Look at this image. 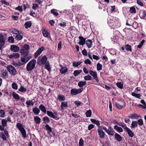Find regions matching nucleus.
<instances>
[{"instance_id":"3c124183","label":"nucleus","mask_w":146,"mask_h":146,"mask_svg":"<svg viewBox=\"0 0 146 146\" xmlns=\"http://www.w3.org/2000/svg\"><path fill=\"white\" fill-rule=\"evenodd\" d=\"M97 70H100L102 69V65L100 63H98L97 64Z\"/></svg>"},{"instance_id":"338daca9","label":"nucleus","mask_w":146,"mask_h":146,"mask_svg":"<svg viewBox=\"0 0 146 146\" xmlns=\"http://www.w3.org/2000/svg\"><path fill=\"white\" fill-rule=\"evenodd\" d=\"M62 45V42L61 41H60L58 44V50H60Z\"/></svg>"},{"instance_id":"f3484780","label":"nucleus","mask_w":146,"mask_h":146,"mask_svg":"<svg viewBox=\"0 0 146 146\" xmlns=\"http://www.w3.org/2000/svg\"><path fill=\"white\" fill-rule=\"evenodd\" d=\"M16 127L19 131L24 129L23 124L21 123H17L16 125Z\"/></svg>"},{"instance_id":"4d7b16f0","label":"nucleus","mask_w":146,"mask_h":146,"mask_svg":"<svg viewBox=\"0 0 146 146\" xmlns=\"http://www.w3.org/2000/svg\"><path fill=\"white\" fill-rule=\"evenodd\" d=\"M84 141L82 138H81L79 141V145L80 146H83L84 145Z\"/></svg>"},{"instance_id":"9b49d317","label":"nucleus","mask_w":146,"mask_h":146,"mask_svg":"<svg viewBox=\"0 0 146 146\" xmlns=\"http://www.w3.org/2000/svg\"><path fill=\"white\" fill-rule=\"evenodd\" d=\"M44 48V47H42L38 50L35 54V58L37 57L42 52Z\"/></svg>"},{"instance_id":"a18cd8bd","label":"nucleus","mask_w":146,"mask_h":146,"mask_svg":"<svg viewBox=\"0 0 146 146\" xmlns=\"http://www.w3.org/2000/svg\"><path fill=\"white\" fill-rule=\"evenodd\" d=\"M23 38V36L22 35H20V34H17L16 36L15 39L17 40H20L21 39Z\"/></svg>"},{"instance_id":"8fccbe9b","label":"nucleus","mask_w":146,"mask_h":146,"mask_svg":"<svg viewBox=\"0 0 146 146\" xmlns=\"http://www.w3.org/2000/svg\"><path fill=\"white\" fill-rule=\"evenodd\" d=\"M81 72V70H79L78 71V70H75L73 73V74L75 76H76L78 75Z\"/></svg>"},{"instance_id":"69168bd1","label":"nucleus","mask_w":146,"mask_h":146,"mask_svg":"<svg viewBox=\"0 0 146 146\" xmlns=\"http://www.w3.org/2000/svg\"><path fill=\"white\" fill-rule=\"evenodd\" d=\"M84 63L86 64H90L91 63V62L90 60L88 59H87L84 61Z\"/></svg>"},{"instance_id":"39448f33","label":"nucleus","mask_w":146,"mask_h":146,"mask_svg":"<svg viewBox=\"0 0 146 146\" xmlns=\"http://www.w3.org/2000/svg\"><path fill=\"white\" fill-rule=\"evenodd\" d=\"M83 90V88H81L78 89H72L71 90V94L72 95H75L77 94L81 93Z\"/></svg>"},{"instance_id":"423d86ee","label":"nucleus","mask_w":146,"mask_h":146,"mask_svg":"<svg viewBox=\"0 0 146 146\" xmlns=\"http://www.w3.org/2000/svg\"><path fill=\"white\" fill-rule=\"evenodd\" d=\"M102 126H99L98 129V134L101 138H104L105 137V134L104 132L103 131Z\"/></svg>"},{"instance_id":"5701e85b","label":"nucleus","mask_w":146,"mask_h":146,"mask_svg":"<svg viewBox=\"0 0 146 146\" xmlns=\"http://www.w3.org/2000/svg\"><path fill=\"white\" fill-rule=\"evenodd\" d=\"M114 128L118 132H122L123 131L121 127H119L116 125L114 126Z\"/></svg>"},{"instance_id":"bf43d9fd","label":"nucleus","mask_w":146,"mask_h":146,"mask_svg":"<svg viewBox=\"0 0 146 146\" xmlns=\"http://www.w3.org/2000/svg\"><path fill=\"white\" fill-rule=\"evenodd\" d=\"M115 105L119 109H121L123 107V105H121L119 104L118 103H115Z\"/></svg>"},{"instance_id":"bb28decb","label":"nucleus","mask_w":146,"mask_h":146,"mask_svg":"<svg viewBox=\"0 0 146 146\" xmlns=\"http://www.w3.org/2000/svg\"><path fill=\"white\" fill-rule=\"evenodd\" d=\"M60 71L62 74H65L68 71V69L67 68H65L63 67H62Z\"/></svg>"},{"instance_id":"cd10ccee","label":"nucleus","mask_w":146,"mask_h":146,"mask_svg":"<svg viewBox=\"0 0 146 146\" xmlns=\"http://www.w3.org/2000/svg\"><path fill=\"white\" fill-rule=\"evenodd\" d=\"M45 68L47 69L48 71L51 70V68L50 66L49 63L48 62H47L46 63L45 65Z\"/></svg>"},{"instance_id":"e433bc0d","label":"nucleus","mask_w":146,"mask_h":146,"mask_svg":"<svg viewBox=\"0 0 146 146\" xmlns=\"http://www.w3.org/2000/svg\"><path fill=\"white\" fill-rule=\"evenodd\" d=\"M131 95L137 98H140V97L141 96V94H136L134 92H133L131 94Z\"/></svg>"},{"instance_id":"774afa93","label":"nucleus","mask_w":146,"mask_h":146,"mask_svg":"<svg viewBox=\"0 0 146 146\" xmlns=\"http://www.w3.org/2000/svg\"><path fill=\"white\" fill-rule=\"evenodd\" d=\"M137 3L141 6H143V3L140 0H137Z\"/></svg>"},{"instance_id":"680f3d73","label":"nucleus","mask_w":146,"mask_h":146,"mask_svg":"<svg viewBox=\"0 0 146 146\" xmlns=\"http://www.w3.org/2000/svg\"><path fill=\"white\" fill-rule=\"evenodd\" d=\"M1 74H2V75L3 77H5L6 76H8L7 72L6 71L2 72Z\"/></svg>"},{"instance_id":"4468645a","label":"nucleus","mask_w":146,"mask_h":146,"mask_svg":"<svg viewBox=\"0 0 146 146\" xmlns=\"http://www.w3.org/2000/svg\"><path fill=\"white\" fill-rule=\"evenodd\" d=\"M20 55L18 53H13L9 55V58H17L19 57Z\"/></svg>"},{"instance_id":"dca6fc26","label":"nucleus","mask_w":146,"mask_h":146,"mask_svg":"<svg viewBox=\"0 0 146 146\" xmlns=\"http://www.w3.org/2000/svg\"><path fill=\"white\" fill-rule=\"evenodd\" d=\"M86 42L87 46L89 48L92 47V42L91 40L90 39L88 40Z\"/></svg>"},{"instance_id":"e2e57ef3","label":"nucleus","mask_w":146,"mask_h":146,"mask_svg":"<svg viewBox=\"0 0 146 146\" xmlns=\"http://www.w3.org/2000/svg\"><path fill=\"white\" fill-rule=\"evenodd\" d=\"M94 126L95 125H94L92 124L89 125L88 127V130H91L92 129L94 128Z\"/></svg>"},{"instance_id":"20e7f679","label":"nucleus","mask_w":146,"mask_h":146,"mask_svg":"<svg viewBox=\"0 0 146 146\" xmlns=\"http://www.w3.org/2000/svg\"><path fill=\"white\" fill-rule=\"evenodd\" d=\"M7 69L9 73L12 75H15L16 74V70L15 67L9 65L7 66Z\"/></svg>"},{"instance_id":"c03bdc74","label":"nucleus","mask_w":146,"mask_h":146,"mask_svg":"<svg viewBox=\"0 0 146 146\" xmlns=\"http://www.w3.org/2000/svg\"><path fill=\"white\" fill-rule=\"evenodd\" d=\"M125 48L127 51H131V46L128 44L125 45Z\"/></svg>"},{"instance_id":"37998d69","label":"nucleus","mask_w":146,"mask_h":146,"mask_svg":"<svg viewBox=\"0 0 146 146\" xmlns=\"http://www.w3.org/2000/svg\"><path fill=\"white\" fill-rule=\"evenodd\" d=\"M116 85L117 87L121 89H122L123 88V84L121 82H118L116 83Z\"/></svg>"},{"instance_id":"72a5a7b5","label":"nucleus","mask_w":146,"mask_h":146,"mask_svg":"<svg viewBox=\"0 0 146 146\" xmlns=\"http://www.w3.org/2000/svg\"><path fill=\"white\" fill-rule=\"evenodd\" d=\"M58 98L60 101H64L65 99V97L60 94L58 95Z\"/></svg>"},{"instance_id":"09e8293b","label":"nucleus","mask_w":146,"mask_h":146,"mask_svg":"<svg viewBox=\"0 0 146 146\" xmlns=\"http://www.w3.org/2000/svg\"><path fill=\"white\" fill-rule=\"evenodd\" d=\"M26 103L28 106H33L34 105V103L32 100L27 101L26 102Z\"/></svg>"},{"instance_id":"1a4fd4ad","label":"nucleus","mask_w":146,"mask_h":146,"mask_svg":"<svg viewBox=\"0 0 146 146\" xmlns=\"http://www.w3.org/2000/svg\"><path fill=\"white\" fill-rule=\"evenodd\" d=\"M19 48L15 45H12L11 46V50L14 52H18L19 50Z\"/></svg>"},{"instance_id":"0e129e2a","label":"nucleus","mask_w":146,"mask_h":146,"mask_svg":"<svg viewBox=\"0 0 146 146\" xmlns=\"http://www.w3.org/2000/svg\"><path fill=\"white\" fill-rule=\"evenodd\" d=\"M43 121H46V122H49L50 121L49 118L48 117H44L43 119Z\"/></svg>"},{"instance_id":"4be33fe9","label":"nucleus","mask_w":146,"mask_h":146,"mask_svg":"<svg viewBox=\"0 0 146 146\" xmlns=\"http://www.w3.org/2000/svg\"><path fill=\"white\" fill-rule=\"evenodd\" d=\"M47 114L48 116L51 117L53 119H55L56 118V116L54 113L52 112L48 111H47Z\"/></svg>"},{"instance_id":"4c0bfd02","label":"nucleus","mask_w":146,"mask_h":146,"mask_svg":"<svg viewBox=\"0 0 146 146\" xmlns=\"http://www.w3.org/2000/svg\"><path fill=\"white\" fill-rule=\"evenodd\" d=\"M139 15L141 17L144 18L146 15V12L144 11H142L140 12Z\"/></svg>"},{"instance_id":"de8ad7c7","label":"nucleus","mask_w":146,"mask_h":146,"mask_svg":"<svg viewBox=\"0 0 146 146\" xmlns=\"http://www.w3.org/2000/svg\"><path fill=\"white\" fill-rule=\"evenodd\" d=\"M18 90L20 92H24L26 91L27 89L21 86Z\"/></svg>"},{"instance_id":"6ab92c4d","label":"nucleus","mask_w":146,"mask_h":146,"mask_svg":"<svg viewBox=\"0 0 146 146\" xmlns=\"http://www.w3.org/2000/svg\"><path fill=\"white\" fill-rule=\"evenodd\" d=\"M32 110L34 113L36 115H38L40 111L39 109L36 107L33 108Z\"/></svg>"},{"instance_id":"b1692460","label":"nucleus","mask_w":146,"mask_h":146,"mask_svg":"<svg viewBox=\"0 0 146 146\" xmlns=\"http://www.w3.org/2000/svg\"><path fill=\"white\" fill-rule=\"evenodd\" d=\"M46 129L48 131V133L50 135V133L52 131L51 128L48 124H46L45 125Z\"/></svg>"},{"instance_id":"f704fd0d","label":"nucleus","mask_w":146,"mask_h":146,"mask_svg":"<svg viewBox=\"0 0 146 146\" xmlns=\"http://www.w3.org/2000/svg\"><path fill=\"white\" fill-rule=\"evenodd\" d=\"M51 12L56 16H57L58 15V13L57 12V10L56 9H51Z\"/></svg>"},{"instance_id":"79ce46f5","label":"nucleus","mask_w":146,"mask_h":146,"mask_svg":"<svg viewBox=\"0 0 146 146\" xmlns=\"http://www.w3.org/2000/svg\"><path fill=\"white\" fill-rule=\"evenodd\" d=\"M137 117H138V115L137 114L135 113L132 114H130L129 116V118L132 119L135 118Z\"/></svg>"},{"instance_id":"c9c22d12","label":"nucleus","mask_w":146,"mask_h":146,"mask_svg":"<svg viewBox=\"0 0 146 146\" xmlns=\"http://www.w3.org/2000/svg\"><path fill=\"white\" fill-rule=\"evenodd\" d=\"M131 128H135V127L137 126V123L136 121H133L131 124Z\"/></svg>"},{"instance_id":"5fc2aeb1","label":"nucleus","mask_w":146,"mask_h":146,"mask_svg":"<svg viewBox=\"0 0 146 146\" xmlns=\"http://www.w3.org/2000/svg\"><path fill=\"white\" fill-rule=\"evenodd\" d=\"M130 11L131 13H136V10L135 8L133 7L130 8Z\"/></svg>"},{"instance_id":"a211bd4d","label":"nucleus","mask_w":146,"mask_h":146,"mask_svg":"<svg viewBox=\"0 0 146 146\" xmlns=\"http://www.w3.org/2000/svg\"><path fill=\"white\" fill-rule=\"evenodd\" d=\"M115 137L117 141L120 142L122 140L121 137L117 133H115Z\"/></svg>"},{"instance_id":"f03ea898","label":"nucleus","mask_w":146,"mask_h":146,"mask_svg":"<svg viewBox=\"0 0 146 146\" xmlns=\"http://www.w3.org/2000/svg\"><path fill=\"white\" fill-rule=\"evenodd\" d=\"M36 63V61L35 59H33L30 61L27 65V70L28 71H32L35 68Z\"/></svg>"},{"instance_id":"2f4dec72","label":"nucleus","mask_w":146,"mask_h":146,"mask_svg":"<svg viewBox=\"0 0 146 146\" xmlns=\"http://www.w3.org/2000/svg\"><path fill=\"white\" fill-rule=\"evenodd\" d=\"M42 33L43 36L45 37H48L49 36H50V35L49 33L47 31L44 30L42 31Z\"/></svg>"},{"instance_id":"603ef678","label":"nucleus","mask_w":146,"mask_h":146,"mask_svg":"<svg viewBox=\"0 0 146 146\" xmlns=\"http://www.w3.org/2000/svg\"><path fill=\"white\" fill-rule=\"evenodd\" d=\"M137 123L139 124V125L140 126L142 125L143 124V120L141 119H138Z\"/></svg>"},{"instance_id":"7c9ffc66","label":"nucleus","mask_w":146,"mask_h":146,"mask_svg":"<svg viewBox=\"0 0 146 146\" xmlns=\"http://www.w3.org/2000/svg\"><path fill=\"white\" fill-rule=\"evenodd\" d=\"M39 108L44 113H45L46 112V111L45 108L43 105H40L39 106Z\"/></svg>"},{"instance_id":"473e14b6","label":"nucleus","mask_w":146,"mask_h":146,"mask_svg":"<svg viewBox=\"0 0 146 146\" xmlns=\"http://www.w3.org/2000/svg\"><path fill=\"white\" fill-rule=\"evenodd\" d=\"M34 120L37 124H39L40 122L41 119L38 116H36L34 118Z\"/></svg>"},{"instance_id":"6e6552de","label":"nucleus","mask_w":146,"mask_h":146,"mask_svg":"<svg viewBox=\"0 0 146 146\" xmlns=\"http://www.w3.org/2000/svg\"><path fill=\"white\" fill-rule=\"evenodd\" d=\"M5 44V39L3 35H0V50H1Z\"/></svg>"},{"instance_id":"f8f14e48","label":"nucleus","mask_w":146,"mask_h":146,"mask_svg":"<svg viewBox=\"0 0 146 146\" xmlns=\"http://www.w3.org/2000/svg\"><path fill=\"white\" fill-rule=\"evenodd\" d=\"M79 39L80 40V41L78 42V44L80 45H83L85 44L86 42V39L84 38L82 36H79Z\"/></svg>"},{"instance_id":"6e6d98bb","label":"nucleus","mask_w":146,"mask_h":146,"mask_svg":"<svg viewBox=\"0 0 146 146\" xmlns=\"http://www.w3.org/2000/svg\"><path fill=\"white\" fill-rule=\"evenodd\" d=\"M5 113L4 111L3 110H0V116L1 117H5Z\"/></svg>"},{"instance_id":"58836bf2","label":"nucleus","mask_w":146,"mask_h":146,"mask_svg":"<svg viewBox=\"0 0 146 146\" xmlns=\"http://www.w3.org/2000/svg\"><path fill=\"white\" fill-rule=\"evenodd\" d=\"M86 116L87 117H90L92 115V111L91 110H89L86 111Z\"/></svg>"},{"instance_id":"9d476101","label":"nucleus","mask_w":146,"mask_h":146,"mask_svg":"<svg viewBox=\"0 0 146 146\" xmlns=\"http://www.w3.org/2000/svg\"><path fill=\"white\" fill-rule=\"evenodd\" d=\"M89 72L90 74L94 77L95 80H96L97 82H98L99 80L97 76V72H94L92 70H90Z\"/></svg>"},{"instance_id":"f257e3e1","label":"nucleus","mask_w":146,"mask_h":146,"mask_svg":"<svg viewBox=\"0 0 146 146\" xmlns=\"http://www.w3.org/2000/svg\"><path fill=\"white\" fill-rule=\"evenodd\" d=\"M29 46L28 45L25 44L21 46L20 49V52L23 56H27L29 52Z\"/></svg>"},{"instance_id":"0eeeda50","label":"nucleus","mask_w":146,"mask_h":146,"mask_svg":"<svg viewBox=\"0 0 146 146\" xmlns=\"http://www.w3.org/2000/svg\"><path fill=\"white\" fill-rule=\"evenodd\" d=\"M31 56H23L21 57V60L22 62H23V64H25L28 62L31 58Z\"/></svg>"},{"instance_id":"412c9836","label":"nucleus","mask_w":146,"mask_h":146,"mask_svg":"<svg viewBox=\"0 0 146 146\" xmlns=\"http://www.w3.org/2000/svg\"><path fill=\"white\" fill-rule=\"evenodd\" d=\"M47 58L45 56H42L41 59V64H44L46 62L47 60Z\"/></svg>"},{"instance_id":"aec40b11","label":"nucleus","mask_w":146,"mask_h":146,"mask_svg":"<svg viewBox=\"0 0 146 146\" xmlns=\"http://www.w3.org/2000/svg\"><path fill=\"white\" fill-rule=\"evenodd\" d=\"M12 33L15 34H20L21 33V31H19L16 29H13L12 30Z\"/></svg>"},{"instance_id":"13d9d810","label":"nucleus","mask_w":146,"mask_h":146,"mask_svg":"<svg viewBox=\"0 0 146 146\" xmlns=\"http://www.w3.org/2000/svg\"><path fill=\"white\" fill-rule=\"evenodd\" d=\"M7 121L4 119H3L1 121V123L3 126L5 127L7 125Z\"/></svg>"},{"instance_id":"a878e982","label":"nucleus","mask_w":146,"mask_h":146,"mask_svg":"<svg viewBox=\"0 0 146 146\" xmlns=\"http://www.w3.org/2000/svg\"><path fill=\"white\" fill-rule=\"evenodd\" d=\"M21 133L22 134V137L24 138H25L27 137L26 132L25 129L21 130L20 131Z\"/></svg>"},{"instance_id":"ddd939ff","label":"nucleus","mask_w":146,"mask_h":146,"mask_svg":"<svg viewBox=\"0 0 146 146\" xmlns=\"http://www.w3.org/2000/svg\"><path fill=\"white\" fill-rule=\"evenodd\" d=\"M127 133L129 137H132L134 135V134L131 130L128 127L125 130Z\"/></svg>"},{"instance_id":"393cba45","label":"nucleus","mask_w":146,"mask_h":146,"mask_svg":"<svg viewBox=\"0 0 146 146\" xmlns=\"http://www.w3.org/2000/svg\"><path fill=\"white\" fill-rule=\"evenodd\" d=\"M32 25L31 21H29L26 22L25 24V27L26 29L30 27Z\"/></svg>"},{"instance_id":"2eb2a0df","label":"nucleus","mask_w":146,"mask_h":146,"mask_svg":"<svg viewBox=\"0 0 146 146\" xmlns=\"http://www.w3.org/2000/svg\"><path fill=\"white\" fill-rule=\"evenodd\" d=\"M68 106L67 102H62L61 103V107L62 110L66 108Z\"/></svg>"},{"instance_id":"c85d7f7f","label":"nucleus","mask_w":146,"mask_h":146,"mask_svg":"<svg viewBox=\"0 0 146 146\" xmlns=\"http://www.w3.org/2000/svg\"><path fill=\"white\" fill-rule=\"evenodd\" d=\"M86 84V81H81L79 82L78 83V86L80 87H82Z\"/></svg>"},{"instance_id":"a19ab883","label":"nucleus","mask_w":146,"mask_h":146,"mask_svg":"<svg viewBox=\"0 0 146 146\" xmlns=\"http://www.w3.org/2000/svg\"><path fill=\"white\" fill-rule=\"evenodd\" d=\"M0 137L4 141H5L7 140V138L3 132H1L0 133Z\"/></svg>"},{"instance_id":"052dcab7","label":"nucleus","mask_w":146,"mask_h":146,"mask_svg":"<svg viewBox=\"0 0 146 146\" xmlns=\"http://www.w3.org/2000/svg\"><path fill=\"white\" fill-rule=\"evenodd\" d=\"M12 87L15 90H17V85L15 83H13L12 84Z\"/></svg>"},{"instance_id":"7ed1b4c3","label":"nucleus","mask_w":146,"mask_h":146,"mask_svg":"<svg viewBox=\"0 0 146 146\" xmlns=\"http://www.w3.org/2000/svg\"><path fill=\"white\" fill-rule=\"evenodd\" d=\"M102 129L105 130L106 132L109 135L113 136L115 133V131L113 130L110 127H109V129L106 128L105 127H102Z\"/></svg>"},{"instance_id":"ea45409f","label":"nucleus","mask_w":146,"mask_h":146,"mask_svg":"<svg viewBox=\"0 0 146 146\" xmlns=\"http://www.w3.org/2000/svg\"><path fill=\"white\" fill-rule=\"evenodd\" d=\"M82 62L81 61H78L77 62H74L72 64L73 66L74 67H78L79 65Z\"/></svg>"},{"instance_id":"c756f323","label":"nucleus","mask_w":146,"mask_h":146,"mask_svg":"<svg viewBox=\"0 0 146 146\" xmlns=\"http://www.w3.org/2000/svg\"><path fill=\"white\" fill-rule=\"evenodd\" d=\"M12 96L16 99L19 100L20 99L19 96L15 92H13L12 93Z\"/></svg>"},{"instance_id":"864d4df0","label":"nucleus","mask_w":146,"mask_h":146,"mask_svg":"<svg viewBox=\"0 0 146 146\" xmlns=\"http://www.w3.org/2000/svg\"><path fill=\"white\" fill-rule=\"evenodd\" d=\"M85 80H92V77L90 75H87L84 77Z\"/></svg>"},{"instance_id":"49530a36","label":"nucleus","mask_w":146,"mask_h":146,"mask_svg":"<svg viewBox=\"0 0 146 146\" xmlns=\"http://www.w3.org/2000/svg\"><path fill=\"white\" fill-rule=\"evenodd\" d=\"M8 41L10 43H13L14 42V38L13 36H10L8 38Z\"/></svg>"}]
</instances>
